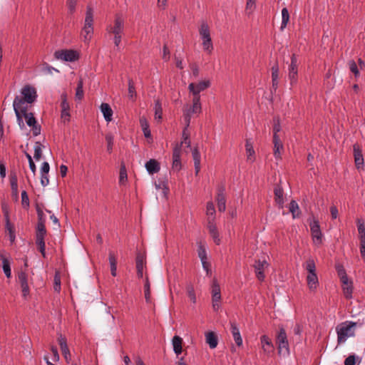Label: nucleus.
<instances>
[{
    "mask_svg": "<svg viewBox=\"0 0 365 365\" xmlns=\"http://www.w3.org/2000/svg\"><path fill=\"white\" fill-rule=\"evenodd\" d=\"M304 267L309 274L316 273V265L313 259H309L304 264Z\"/></svg>",
    "mask_w": 365,
    "mask_h": 365,
    "instance_id": "39",
    "label": "nucleus"
},
{
    "mask_svg": "<svg viewBox=\"0 0 365 365\" xmlns=\"http://www.w3.org/2000/svg\"><path fill=\"white\" fill-rule=\"evenodd\" d=\"M108 259L110 267L117 266V258L112 251L109 252Z\"/></svg>",
    "mask_w": 365,
    "mask_h": 365,
    "instance_id": "60",
    "label": "nucleus"
},
{
    "mask_svg": "<svg viewBox=\"0 0 365 365\" xmlns=\"http://www.w3.org/2000/svg\"><path fill=\"white\" fill-rule=\"evenodd\" d=\"M36 244L38 248V250L42 254L43 257H45V242L44 240H36Z\"/></svg>",
    "mask_w": 365,
    "mask_h": 365,
    "instance_id": "56",
    "label": "nucleus"
},
{
    "mask_svg": "<svg viewBox=\"0 0 365 365\" xmlns=\"http://www.w3.org/2000/svg\"><path fill=\"white\" fill-rule=\"evenodd\" d=\"M353 152L356 168L359 170L364 167V157L361 147L358 144L353 146Z\"/></svg>",
    "mask_w": 365,
    "mask_h": 365,
    "instance_id": "16",
    "label": "nucleus"
},
{
    "mask_svg": "<svg viewBox=\"0 0 365 365\" xmlns=\"http://www.w3.org/2000/svg\"><path fill=\"white\" fill-rule=\"evenodd\" d=\"M83 96V83L81 81H80L77 85L76 97L78 100H81Z\"/></svg>",
    "mask_w": 365,
    "mask_h": 365,
    "instance_id": "52",
    "label": "nucleus"
},
{
    "mask_svg": "<svg viewBox=\"0 0 365 365\" xmlns=\"http://www.w3.org/2000/svg\"><path fill=\"white\" fill-rule=\"evenodd\" d=\"M172 344L173 346V351L175 354L177 356L180 355L182 351V339L179 336H174L172 339Z\"/></svg>",
    "mask_w": 365,
    "mask_h": 365,
    "instance_id": "24",
    "label": "nucleus"
},
{
    "mask_svg": "<svg viewBox=\"0 0 365 365\" xmlns=\"http://www.w3.org/2000/svg\"><path fill=\"white\" fill-rule=\"evenodd\" d=\"M309 226L313 242L317 245H321L322 243L323 235L321 232L319 221L313 218L312 221L309 223Z\"/></svg>",
    "mask_w": 365,
    "mask_h": 365,
    "instance_id": "12",
    "label": "nucleus"
},
{
    "mask_svg": "<svg viewBox=\"0 0 365 365\" xmlns=\"http://www.w3.org/2000/svg\"><path fill=\"white\" fill-rule=\"evenodd\" d=\"M145 264L144 256L141 254H138L136 257V269L137 275L139 278L143 277V267Z\"/></svg>",
    "mask_w": 365,
    "mask_h": 365,
    "instance_id": "25",
    "label": "nucleus"
},
{
    "mask_svg": "<svg viewBox=\"0 0 365 365\" xmlns=\"http://www.w3.org/2000/svg\"><path fill=\"white\" fill-rule=\"evenodd\" d=\"M54 56L58 60L68 62L76 61L79 58V55L76 51L67 49L58 50L55 51Z\"/></svg>",
    "mask_w": 365,
    "mask_h": 365,
    "instance_id": "8",
    "label": "nucleus"
},
{
    "mask_svg": "<svg viewBox=\"0 0 365 365\" xmlns=\"http://www.w3.org/2000/svg\"><path fill=\"white\" fill-rule=\"evenodd\" d=\"M349 68L356 77H357L359 75V71L354 61H350L349 62Z\"/></svg>",
    "mask_w": 365,
    "mask_h": 365,
    "instance_id": "55",
    "label": "nucleus"
},
{
    "mask_svg": "<svg viewBox=\"0 0 365 365\" xmlns=\"http://www.w3.org/2000/svg\"><path fill=\"white\" fill-rule=\"evenodd\" d=\"M274 155L277 159L281 158V150H283V145L280 140L279 136H273Z\"/></svg>",
    "mask_w": 365,
    "mask_h": 365,
    "instance_id": "21",
    "label": "nucleus"
},
{
    "mask_svg": "<svg viewBox=\"0 0 365 365\" xmlns=\"http://www.w3.org/2000/svg\"><path fill=\"white\" fill-rule=\"evenodd\" d=\"M210 86V81H202L197 83H191L188 86L189 91L192 94L193 98L200 100V93L206 90Z\"/></svg>",
    "mask_w": 365,
    "mask_h": 365,
    "instance_id": "11",
    "label": "nucleus"
},
{
    "mask_svg": "<svg viewBox=\"0 0 365 365\" xmlns=\"http://www.w3.org/2000/svg\"><path fill=\"white\" fill-rule=\"evenodd\" d=\"M262 348L264 353L269 354L274 350V346L271 339L267 335H262L260 338Z\"/></svg>",
    "mask_w": 365,
    "mask_h": 365,
    "instance_id": "19",
    "label": "nucleus"
},
{
    "mask_svg": "<svg viewBox=\"0 0 365 365\" xmlns=\"http://www.w3.org/2000/svg\"><path fill=\"white\" fill-rule=\"evenodd\" d=\"M274 200L277 204L282 206L284 204L283 189L279 185H276L274 189Z\"/></svg>",
    "mask_w": 365,
    "mask_h": 365,
    "instance_id": "32",
    "label": "nucleus"
},
{
    "mask_svg": "<svg viewBox=\"0 0 365 365\" xmlns=\"http://www.w3.org/2000/svg\"><path fill=\"white\" fill-rule=\"evenodd\" d=\"M42 155L41 144L39 142H36L34 145V158L36 160H39Z\"/></svg>",
    "mask_w": 365,
    "mask_h": 365,
    "instance_id": "43",
    "label": "nucleus"
},
{
    "mask_svg": "<svg viewBox=\"0 0 365 365\" xmlns=\"http://www.w3.org/2000/svg\"><path fill=\"white\" fill-rule=\"evenodd\" d=\"M127 172L124 165H122L120 169V176H119V182L123 183L125 180H127Z\"/></svg>",
    "mask_w": 365,
    "mask_h": 365,
    "instance_id": "50",
    "label": "nucleus"
},
{
    "mask_svg": "<svg viewBox=\"0 0 365 365\" xmlns=\"http://www.w3.org/2000/svg\"><path fill=\"white\" fill-rule=\"evenodd\" d=\"M245 147H246V153L247 155V159L251 160L252 156H253L255 154V150H254L252 145L250 142V140H247L246 141Z\"/></svg>",
    "mask_w": 365,
    "mask_h": 365,
    "instance_id": "47",
    "label": "nucleus"
},
{
    "mask_svg": "<svg viewBox=\"0 0 365 365\" xmlns=\"http://www.w3.org/2000/svg\"><path fill=\"white\" fill-rule=\"evenodd\" d=\"M61 111H70V105L69 103L67 101V94L66 92H63L61 95Z\"/></svg>",
    "mask_w": 365,
    "mask_h": 365,
    "instance_id": "38",
    "label": "nucleus"
},
{
    "mask_svg": "<svg viewBox=\"0 0 365 365\" xmlns=\"http://www.w3.org/2000/svg\"><path fill=\"white\" fill-rule=\"evenodd\" d=\"M19 280L21 284L23 297H26L29 294V287L27 281V274L25 272L19 273Z\"/></svg>",
    "mask_w": 365,
    "mask_h": 365,
    "instance_id": "18",
    "label": "nucleus"
},
{
    "mask_svg": "<svg viewBox=\"0 0 365 365\" xmlns=\"http://www.w3.org/2000/svg\"><path fill=\"white\" fill-rule=\"evenodd\" d=\"M27 108H22V115L26 120V124L31 127L37 123L36 118L32 113L28 112Z\"/></svg>",
    "mask_w": 365,
    "mask_h": 365,
    "instance_id": "31",
    "label": "nucleus"
},
{
    "mask_svg": "<svg viewBox=\"0 0 365 365\" xmlns=\"http://www.w3.org/2000/svg\"><path fill=\"white\" fill-rule=\"evenodd\" d=\"M187 128L188 127H187V125H185V128H184V130L182 131L183 140L180 145H182V143H185L187 148H190L191 143H190V140L189 138V134L187 133V132H186Z\"/></svg>",
    "mask_w": 365,
    "mask_h": 365,
    "instance_id": "51",
    "label": "nucleus"
},
{
    "mask_svg": "<svg viewBox=\"0 0 365 365\" xmlns=\"http://www.w3.org/2000/svg\"><path fill=\"white\" fill-rule=\"evenodd\" d=\"M255 1L256 0H247L246 11L248 13V14H252L255 10L256 7Z\"/></svg>",
    "mask_w": 365,
    "mask_h": 365,
    "instance_id": "53",
    "label": "nucleus"
},
{
    "mask_svg": "<svg viewBox=\"0 0 365 365\" xmlns=\"http://www.w3.org/2000/svg\"><path fill=\"white\" fill-rule=\"evenodd\" d=\"M278 78H279V66L277 63H275L272 67V89L276 91L278 87Z\"/></svg>",
    "mask_w": 365,
    "mask_h": 365,
    "instance_id": "30",
    "label": "nucleus"
},
{
    "mask_svg": "<svg viewBox=\"0 0 365 365\" xmlns=\"http://www.w3.org/2000/svg\"><path fill=\"white\" fill-rule=\"evenodd\" d=\"M230 330L232 334L235 342L238 346L242 345V339L240 332V329L237 327L235 322H230Z\"/></svg>",
    "mask_w": 365,
    "mask_h": 365,
    "instance_id": "20",
    "label": "nucleus"
},
{
    "mask_svg": "<svg viewBox=\"0 0 365 365\" xmlns=\"http://www.w3.org/2000/svg\"><path fill=\"white\" fill-rule=\"evenodd\" d=\"M106 140L107 142V150L109 153L112 152L113 145V136L111 134H107L106 135Z\"/></svg>",
    "mask_w": 365,
    "mask_h": 365,
    "instance_id": "54",
    "label": "nucleus"
},
{
    "mask_svg": "<svg viewBox=\"0 0 365 365\" xmlns=\"http://www.w3.org/2000/svg\"><path fill=\"white\" fill-rule=\"evenodd\" d=\"M0 259L2 262V268L5 275L6 277L10 278L11 276L10 262L4 256L3 253H0Z\"/></svg>",
    "mask_w": 365,
    "mask_h": 365,
    "instance_id": "29",
    "label": "nucleus"
},
{
    "mask_svg": "<svg viewBox=\"0 0 365 365\" xmlns=\"http://www.w3.org/2000/svg\"><path fill=\"white\" fill-rule=\"evenodd\" d=\"M186 290L188 297L195 304L196 302V297L193 286L191 284L187 285Z\"/></svg>",
    "mask_w": 365,
    "mask_h": 365,
    "instance_id": "45",
    "label": "nucleus"
},
{
    "mask_svg": "<svg viewBox=\"0 0 365 365\" xmlns=\"http://www.w3.org/2000/svg\"><path fill=\"white\" fill-rule=\"evenodd\" d=\"M181 145H175L173 151V164L172 168L175 171L181 169L182 165L180 161Z\"/></svg>",
    "mask_w": 365,
    "mask_h": 365,
    "instance_id": "14",
    "label": "nucleus"
},
{
    "mask_svg": "<svg viewBox=\"0 0 365 365\" xmlns=\"http://www.w3.org/2000/svg\"><path fill=\"white\" fill-rule=\"evenodd\" d=\"M206 342L208 344L210 349H215L218 344V339L217 335L213 331H209L205 334Z\"/></svg>",
    "mask_w": 365,
    "mask_h": 365,
    "instance_id": "26",
    "label": "nucleus"
},
{
    "mask_svg": "<svg viewBox=\"0 0 365 365\" xmlns=\"http://www.w3.org/2000/svg\"><path fill=\"white\" fill-rule=\"evenodd\" d=\"M268 267V263L265 259L263 260H256L254 264L255 272L256 274V277L258 280L262 282L265 278V275L264 274V269Z\"/></svg>",
    "mask_w": 365,
    "mask_h": 365,
    "instance_id": "13",
    "label": "nucleus"
},
{
    "mask_svg": "<svg viewBox=\"0 0 365 365\" xmlns=\"http://www.w3.org/2000/svg\"><path fill=\"white\" fill-rule=\"evenodd\" d=\"M93 11L91 6H87L84 26L81 31V35L85 42H88L93 33Z\"/></svg>",
    "mask_w": 365,
    "mask_h": 365,
    "instance_id": "4",
    "label": "nucleus"
},
{
    "mask_svg": "<svg viewBox=\"0 0 365 365\" xmlns=\"http://www.w3.org/2000/svg\"><path fill=\"white\" fill-rule=\"evenodd\" d=\"M144 294L146 302H150V284L148 277H145L144 284Z\"/></svg>",
    "mask_w": 365,
    "mask_h": 365,
    "instance_id": "41",
    "label": "nucleus"
},
{
    "mask_svg": "<svg viewBox=\"0 0 365 365\" xmlns=\"http://www.w3.org/2000/svg\"><path fill=\"white\" fill-rule=\"evenodd\" d=\"M51 351L52 352V359L54 361H58L60 359L59 354L58 352V349L56 346H52L51 348Z\"/></svg>",
    "mask_w": 365,
    "mask_h": 365,
    "instance_id": "61",
    "label": "nucleus"
},
{
    "mask_svg": "<svg viewBox=\"0 0 365 365\" xmlns=\"http://www.w3.org/2000/svg\"><path fill=\"white\" fill-rule=\"evenodd\" d=\"M212 304L215 311H218L220 307L221 291L220 287L217 281L214 279L211 286Z\"/></svg>",
    "mask_w": 365,
    "mask_h": 365,
    "instance_id": "9",
    "label": "nucleus"
},
{
    "mask_svg": "<svg viewBox=\"0 0 365 365\" xmlns=\"http://www.w3.org/2000/svg\"><path fill=\"white\" fill-rule=\"evenodd\" d=\"M225 188L224 186H221L218 188L217 195V207L220 212H224L226 209V199L225 195Z\"/></svg>",
    "mask_w": 365,
    "mask_h": 365,
    "instance_id": "17",
    "label": "nucleus"
},
{
    "mask_svg": "<svg viewBox=\"0 0 365 365\" xmlns=\"http://www.w3.org/2000/svg\"><path fill=\"white\" fill-rule=\"evenodd\" d=\"M10 184L12 194L17 199L19 197L18 178L15 173H11L10 175Z\"/></svg>",
    "mask_w": 365,
    "mask_h": 365,
    "instance_id": "28",
    "label": "nucleus"
},
{
    "mask_svg": "<svg viewBox=\"0 0 365 365\" xmlns=\"http://www.w3.org/2000/svg\"><path fill=\"white\" fill-rule=\"evenodd\" d=\"M299 61L297 56L294 53L291 56L290 63L288 66V78L291 86H294L298 80Z\"/></svg>",
    "mask_w": 365,
    "mask_h": 365,
    "instance_id": "7",
    "label": "nucleus"
},
{
    "mask_svg": "<svg viewBox=\"0 0 365 365\" xmlns=\"http://www.w3.org/2000/svg\"><path fill=\"white\" fill-rule=\"evenodd\" d=\"M343 292L346 299H350L352 297L353 288L351 283L347 285H342Z\"/></svg>",
    "mask_w": 365,
    "mask_h": 365,
    "instance_id": "44",
    "label": "nucleus"
},
{
    "mask_svg": "<svg viewBox=\"0 0 365 365\" xmlns=\"http://www.w3.org/2000/svg\"><path fill=\"white\" fill-rule=\"evenodd\" d=\"M194 163H200L201 155L197 148H195L192 152Z\"/></svg>",
    "mask_w": 365,
    "mask_h": 365,
    "instance_id": "59",
    "label": "nucleus"
},
{
    "mask_svg": "<svg viewBox=\"0 0 365 365\" xmlns=\"http://www.w3.org/2000/svg\"><path fill=\"white\" fill-rule=\"evenodd\" d=\"M5 218H6V229L9 232L10 241L11 243H13L15 241V238H16L14 229L13 226L11 225V224L10 223L8 214H6L5 215Z\"/></svg>",
    "mask_w": 365,
    "mask_h": 365,
    "instance_id": "34",
    "label": "nucleus"
},
{
    "mask_svg": "<svg viewBox=\"0 0 365 365\" xmlns=\"http://www.w3.org/2000/svg\"><path fill=\"white\" fill-rule=\"evenodd\" d=\"M192 105L186 104L183 107L184 120L187 127L190 124L191 118L194 115H199L202 112L200 100L197 98H192Z\"/></svg>",
    "mask_w": 365,
    "mask_h": 365,
    "instance_id": "3",
    "label": "nucleus"
},
{
    "mask_svg": "<svg viewBox=\"0 0 365 365\" xmlns=\"http://www.w3.org/2000/svg\"><path fill=\"white\" fill-rule=\"evenodd\" d=\"M125 29V20L121 14H117L113 24L107 26L106 31L109 34L123 36Z\"/></svg>",
    "mask_w": 365,
    "mask_h": 365,
    "instance_id": "5",
    "label": "nucleus"
},
{
    "mask_svg": "<svg viewBox=\"0 0 365 365\" xmlns=\"http://www.w3.org/2000/svg\"><path fill=\"white\" fill-rule=\"evenodd\" d=\"M197 253L201 261L207 259L206 250L201 244L198 247Z\"/></svg>",
    "mask_w": 365,
    "mask_h": 365,
    "instance_id": "48",
    "label": "nucleus"
},
{
    "mask_svg": "<svg viewBox=\"0 0 365 365\" xmlns=\"http://www.w3.org/2000/svg\"><path fill=\"white\" fill-rule=\"evenodd\" d=\"M21 203L24 207L29 206V199L26 190L21 192Z\"/></svg>",
    "mask_w": 365,
    "mask_h": 365,
    "instance_id": "58",
    "label": "nucleus"
},
{
    "mask_svg": "<svg viewBox=\"0 0 365 365\" xmlns=\"http://www.w3.org/2000/svg\"><path fill=\"white\" fill-rule=\"evenodd\" d=\"M70 111H61V117L64 123L70 121Z\"/></svg>",
    "mask_w": 365,
    "mask_h": 365,
    "instance_id": "62",
    "label": "nucleus"
},
{
    "mask_svg": "<svg viewBox=\"0 0 365 365\" xmlns=\"http://www.w3.org/2000/svg\"><path fill=\"white\" fill-rule=\"evenodd\" d=\"M155 119L158 120V121L161 120L162 115H163V108H162V104L160 101L157 99L155 101Z\"/></svg>",
    "mask_w": 365,
    "mask_h": 365,
    "instance_id": "35",
    "label": "nucleus"
},
{
    "mask_svg": "<svg viewBox=\"0 0 365 365\" xmlns=\"http://www.w3.org/2000/svg\"><path fill=\"white\" fill-rule=\"evenodd\" d=\"M356 359L354 355L349 356L344 361V365H355Z\"/></svg>",
    "mask_w": 365,
    "mask_h": 365,
    "instance_id": "63",
    "label": "nucleus"
},
{
    "mask_svg": "<svg viewBox=\"0 0 365 365\" xmlns=\"http://www.w3.org/2000/svg\"><path fill=\"white\" fill-rule=\"evenodd\" d=\"M289 209L294 218L299 216V206L296 201L292 200L290 202Z\"/></svg>",
    "mask_w": 365,
    "mask_h": 365,
    "instance_id": "42",
    "label": "nucleus"
},
{
    "mask_svg": "<svg viewBox=\"0 0 365 365\" xmlns=\"http://www.w3.org/2000/svg\"><path fill=\"white\" fill-rule=\"evenodd\" d=\"M14 110L15 112L17 123L19 127L23 129L25 127L24 123L23 121V115H22V108H18L17 107L14 108Z\"/></svg>",
    "mask_w": 365,
    "mask_h": 365,
    "instance_id": "40",
    "label": "nucleus"
},
{
    "mask_svg": "<svg viewBox=\"0 0 365 365\" xmlns=\"http://www.w3.org/2000/svg\"><path fill=\"white\" fill-rule=\"evenodd\" d=\"M206 215L208 216L207 219H213V222H215V208L213 202L211 201H210L207 203Z\"/></svg>",
    "mask_w": 365,
    "mask_h": 365,
    "instance_id": "36",
    "label": "nucleus"
},
{
    "mask_svg": "<svg viewBox=\"0 0 365 365\" xmlns=\"http://www.w3.org/2000/svg\"><path fill=\"white\" fill-rule=\"evenodd\" d=\"M145 168L149 174H154L158 173L160 169L159 163L154 159H150L145 163Z\"/></svg>",
    "mask_w": 365,
    "mask_h": 365,
    "instance_id": "22",
    "label": "nucleus"
},
{
    "mask_svg": "<svg viewBox=\"0 0 365 365\" xmlns=\"http://www.w3.org/2000/svg\"><path fill=\"white\" fill-rule=\"evenodd\" d=\"M289 20V14L287 8H283L282 10V23L281 30H283L287 25Z\"/></svg>",
    "mask_w": 365,
    "mask_h": 365,
    "instance_id": "37",
    "label": "nucleus"
},
{
    "mask_svg": "<svg viewBox=\"0 0 365 365\" xmlns=\"http://www.w3.org/2000/svg\"><path fill=\"white\" fill-rule=\"evenodd\" d=\"M78 0H67L66 5L68 9V12L72 14L76 11V6L77 4Z\"/></svg>",
    "mask_w": 365,
    "mask_h": 365,
    "instance_id": "49",
    "label": "nucleus"
},
{
    "mask_svg": "<svg viewBox=\"0 0 365 365\" xmlns=\"http://www.w3.org/2000/svg\"><path fill=\"white\" fill-rule=\"evenodd\" d=\"M276 341L278 344L279 353L289 354V343L286 331L284 328L281 327L277 333Z\"/></svg>",
    "mask_w": 365,
    "mask_h": 365,
    "instance_id": "10",
    "label": "nucleus"
},
{
    "mask_svg": "<svg viewBox=\"0 0 365 365\" xmlns=\"http://www.w3.org/2000/svg\"><path fill=\"white\" fill-rule=\"evenodd\" d=\"M101 110L103 114V117H104L105 120L107 122L111 121L112 116H113V110H112L110 106H109V104H108L106 103H103L101 105Z\"/></svg>",
    "mask_w": 365,
    "mask_h": 365,
    "instance_id": "27",
    "label": "nucleus"
},
{
    "mask_svg": "<svg viewBox=\"0 0 365 365\" xmlns=\"http://www.w3.org/2000/svg\"><path fill=\"white\" fill-rule=\"evenodd\" d=\"M200 36L202 39V45L204 51L210 53L213 50V45L210 37V32L209 26L207 24H202L200 30Z\"/></svg>",
    "mask_w": 365,
    "mask_h": 365,
    "instance_id": "6",
    "label": "nucleus"
},
{
    "mask_svg": "<svg viewBox=\"0 0 365 365\" xmlns=\"http://www.w3.org/2000/svg\"><path fill=\"white\" fill-rule=\"evenodd\" d=\"M22 97L16 96L13 102V107L18 108H27V104H31L36 101L37 93L35 88L30 85H26L21 91Z\"/></svg>",
    "mask_w": 365,
    "mask_h": 365,
    "instance_id": "1",
    "label": "nucleus"
},
{
    "mask_svg": "<svg viewBox=\"0 0 365 365\" xmlns=\"http://www.w3.org/2000/svg\"><path fill=\"white\" fill-rule=\"evenodd\" d=\"M357 228L359 234V240H365V225L363 222H361L360 220H358Z\"/></svg>",
    "mask_w": 365,
    "mask_h": 365,
    "instance_id": "46",
    "label": "nucleus"
},
{
    "mask_svg": "<svg viewBox=\"0 0 365 365\" xmlns=\"http://www.w3.org/2000/svg\"><path fill=\"white\" fill-rule=\"evenodd\" d=\"M46 235L45 223L38 222L36 232V240H44Z\"/></svg>",
    "mask_w": 365,
    "mask_h": 365,
    "instance_id": "33",
    "label": "nucleus"
},
{
    "mask_svg": "<svg viewBox=\"0 0 365 365\" xmlns=\"http://www.w3.org/2000/svg\"><path fill=\"white\" fill-rule=\"evenodd\" d=\"M307 282L310 291H315L317 289L319 281L316 273L308 274L307 277Z\"/></svg>",
    "mask_w": 365,
    "mask_h": 365,
    "instance_id": "23",
    "label": "nucleus"
},
{
    "mask_svg": "<svg viewBox=\"0 0 365 365\" xmlns=\"http://www.w3.org/2000/svg\"><path fill=\"white\" fill-rule=\"evenodd\" d=\"M356 323L346 321L338 324L336 327L338 344L344 343L347 339L354 335V328Z\"/></svg>",
    "mask_w": 365,
    "mask_h": 365,
    "instance_id": "2",
    "label": "nucleus"
},
{
    "mask_svg": "<svg viewBox=\"0 0 365 365\" xmlns=\"http://www.w3.org/2000/svg\"><path fill=\"white\" fill-rule=\"evenodd\" d=\"M207 227L214 242L219 245L221 242V239L220 237V234L218 232L216 225L215 222H213V219H207Z\"/></svg>",
    "mask_w": 365,
    "mask_h": 365,
    "instance_id": "15",
    "label": "nucleus"
},
{
    "mask_svg": "<svg viewBox=\"0 0 365 365\" xmlns=\"http://www.w3.org/2000/svg\"><path fill=\"white\" fill-rule=\"evenodd\" d=\"M58 341L59 346L61 347V350L68 348V345H67L66 338L65 336H63L62 334H59V336L58 337Z\"/></svg>",
    "mask_w": 365,
    "mask_h": 365,
    "instance_id": "57",
    "label": "nucleus"
},
{
    "mask_svg": "<svg viewBox=\"0 0 365 365\" xmlns=\"http://www.w3.org/2000/svg\"><path fill=\"white\" fill-rule=\"evenodd\" d=\"M360 253L362 259L365 261V240H360Z\"/></svg>",
    "mask_w": 365,
    "mask_h": 365,
    "instance_id": "64",
    "label": "nucleus"
}]
</instances>
